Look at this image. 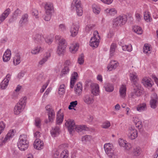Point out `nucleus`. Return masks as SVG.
Segmentation results:
<instances>
[{"label": "nucleus", "instance_id": "864d4df0", "mask_svg": "<svg viewBox=\"0 0 158 158\" xmlns=\"http://www.w3.org/2000/svg\"><path fill=\"white\" fill-rule=\"evenodd\" d=\"M84 56L83 54H81L79 56L78 59V63L80 64H82L84 62Z\"/></svg>", "mask_w": 158, "mask_h": 158}, {"label": "nucleus", "instance_id": "1a4fd4ad", "mask_svg": "<svg viewBox=\"0 0 158 158\" xmlns=\"http://www.w3.org/2000/svg\"><path fill=\"white\" fill-rule=\"evenodd\" d=\"M79 28V25L78 22L73 23L70 29V31L71 33V35L72 36L74 37L77 35Z\"/></svg>", "mask_w": 158, "mask_h": 158}, {"label": "nucleus", "instance_id": "39448f33", "mask_svg": "<svg viewBox=\"0 0 158 158\" xmlns=\"http://www.w3.org/2000/svg\"><path fill=\"white\" fill-rule=\"evenodd\" d=\"M100 37L98 35V33L97 31H94L93 36L90 40L89 45L92 47L96 48L98 47L99 44V40Z\"/></svg>", "mask_w": 158, "mask_h": 158}, {"label": "nucleus", "instance_id": "a878e982", "mask_svg": "<svg viewBox=\"0 0 158 158\" xmlns=\"http://www.w3.org/2000/svg\"><path fill=\"white\" fill-rule=\"evenodd\" d=\"M24 108V107L23 106H20L17 104L14 107V112L15 114H19L22 112Z\"/></svg>", "mask_w": 158, "mask_h": 158}, {"label": "nucleus", "instance_id": "37998d69", "mask_svg": "<svg viewBox=\"0 0 158 158\" xmlns=\"http://www.w3.org/2000/svg\"><path fill=\"white\" fill-rule=\"evenodd\" d=\"M144 18L145 20L148 22H150V15L149 12H145L144 14Z\"/></svg>", "mask_w": 158, "mask_h": 158}, {"label": "nucleus", "instance_id": "4d7b16f0", "mask_svg": "<svg viewBox=\"0 0 158 158\" xmlns=\"http://www.w3.org/2000/svg\"><path fill=\"white\" fill-rule=\"evenodd\" d=\"M110 126V123L109 121H106L103 123L102 125V127L106 129L109 128Z\"/></svg>", "mask_w": 158, "mask_h": 158}, {"label": "nucleus", "instance_id": "bb28decb", "mask_svg": "<svg viewBox=\"0 0 158 158\" xmlns=\"http://www.w3.org/2000/svg\"><path fill=\"white\" fill-rule=\"evenodd\" d=\"M142 83L146 87H151L153 82L146 78H144L142 80Z\"/></svg>", "mask_w": 158, "mask_h": 158}, {"label": "nucleus", "instance_id": "7c9ffc66", "mask_svg": "<svg viewBox=\"0 0 158 158\" xmlns=\"http://www.w3.org/2000/svg\"><path fill=\"white\" fill-rule=\"evenodd\" d=\"M146 105L145 103L139 104L137 107V110L139 112H142L147 110Z\"/></svg>", "mask_w": 158, "mask_h": 158}, {"label": "nucleus", "instance_id": "bf43d9fd", "mask_svg": "<svg viewBox=\"0 0 158 158\" xmlns=\"http://www.w3.org/2000/svg\"><path fill=\"white\" fill-rule=\"evenodd\" d=\"M51 15L52 14L49 13V14H48L45 13L44 20L47 21H49L51 18Z\"/></svg>", "mask_w": 158, "mask_h": 158}, {"label": "nucleus", "instance_id": "6ab92c4d", "mask_svg": "<svg viewBox=\"0 0 158 158\" xmlns=\"http://www.w3.org/2000/svg\"><path fill=\"white\" fill-rule=\"evenodd\" d=\"M45 13L49 14H52L53 11V8L52 4L50 2H47L45 6Z\"/></svg>", "mask_w": 158, "mask_h": 158}, {"label": "nucleus", "instance_id": "0eeeda50", "mask_svg": "<svg viewBox=\"0 0 158 158\" xmlns=\"http://www.w3.org/2000/svg\"><path fill=\"white\" fill-rule=\"evenodd\" d=\"M85 85L88 87L89 86L91 87L92 93L94 95L97 96L99 92V87L98 84L92 83L91 81H87L85 82Z\"/></svg>", "mask_w": 158, "mask_h": 158}, {"label": "nucleus", "instance_id": "e433bc0d", "mask_svg": "<svg viewBox=\"0 0 158 158\" xmlns=\"http://www.w3.org/2000/svg\"><path fill=\"white\" fill-rule=\"evenodd\" d=\"M143 52L148 55L151 53V48L148 44H145L143 48Z\"/></svg>", "mask_w": 158, "mask_h": 158}, {"label": "nucleus", "instance_id": "6e6d98bb", "mask_svg": "<svg viewBox=\"0 0 158 158\" xmlns=\"http://www.w3.org/2000/svg\"><path fill=\"white\" fill-rule=\"evenodd\" d=\"M5 126L6 125L3 121L0 122V135L4 131Z\"/></svg>", "mask_w": 158, "mask_h": 158}, {"label": "nucleus", "instance_id": "f704fd0d", "mask_svg": "<svg viewBox=\"0 0 158 158\" xmlns=\"http://www.w3.org/2000/svg\"><path fill=\"white\" fill-rule=\"evenodd\" d=\"M21 57L19 55L17 54L13 58V62L14 64L15 65L19 64L20 62Z\"/></svg>", "mask_w": 158, "mask_h": 158}, {"label": "nucleus", "instance_id": "393cba45", "mask_svg": "<svg viewBox=\"0 0 158 158\" xmlns=\"http://www.w3.org/2000/svg\"><path fill=\"white\" fill-rule=\"evenodd\" d=\"M82 90V87L81 84L79 83L77 85V87L75 88V92L76 94L80 95L81 93Z\"/></svg>", "mask_w": 158, "mask_h": 158}, {"label": "nucleus", "instance_id": "c756f323", "mask_svg": "<svg viewBox=\"0 0 158 158\" xmlns=\"http://www.w3.org/2000/svg\"><path fill=\"white\" fill-rule=\"evenodd\" d=\"M116 48L117 45L116 44L113 43L111 44L110 50V57H112L114 55L115 49Z\"/></svg>", "mask_w": 158, "mask_h": 158}, {"label": "nucleus", "instance_id": "69168bd1", "mask_svg": "<svg viewBox=\"0 0 158 158\" xmlns=\"http://www.w3.org/2000/svg\"><path fill=\"white\" fill-rule=\"evenodd\" d=\"M123 147H124L125 149L127 150H129L131 148V146L130 144L126 142Z\"/></svg>", "mask_w": 158, "mask_h": 158}, {"label": "nucleus", "instance_id": "ddd939ff", "mask_svg": "<svg viewBox=\"0 0 158 158\" xmlns=\"http://www.w3.org/2000/svg\"><path fill=\"white\" fill-rule=\"evenodd\" d=\"M157 95L156 94H153L152 96V99L150 102L151 107L153 109L156 108L157 106Z\"/></svg>", "mask_w": 158, "mask_h": 158}, {"label": "nucleus", "instance_id": "2f4dec72", "mask_svg": "<svg viewBox=\"0 0 158 158\" xmlns=\"http://www.w3.org/2000/svg\"><path fill=\"white\" fill-rule=\"evenodd\" d=\"M50 53L47 52L46 56L40 61L39 62V64L42 65L44 64L47 60L50 57Z\"/></svg>", "mask_w": 158, "mask_h": 158}, {"label": "nucleus", "instance_id": "13d9d810", "mask_svg": "<svg viewBox=\"0 0 158 158\" xmlns=\"http://www.w3.org/2000/svg\"><path fill=\"white\" fill-rule=\"evenodd\" d=\"M118 141L119 145L123 147L124 146L127 142L126 141L121 138L119 139Z\"/></svg>", "mask_w": 158, "mask_h": 158}, {"label": "nucleus", "instance_id": "8fccbe9b", "mask_svg": "<svg viewBox=\"0 0 158 158\" xmlns=\"http://www.w3.org/2000/svg\"><path fill=\"white\" fill-rule=\"evenodd\" d=\"M41 120L38 118H36L35 119V124L37 128H39L41 126Z\"/></svg>", "mask_w": 158, "mask_h": 158}, {"label": "nucleus", "instance_id": "aec40b11", "mask_svg": "<svg viewBox=\"0 0 158 158\" xmlns=\"http://www.w3.org/2000/svg\"><path fill=\"white\" fill-rule=\"evenodd\" d=\"M130 80L131 82H132L133 85L135 84H139L137 82L138 78L137 74L135 72L130 73Z\"/></svg>", "mask_w": 158, "mask_h": 158}, {"label": "nucleus", "instance_id": "0e129e2a", "mask_svg": "<svg viewBox=\"0 0 158 158\" xmlns=\"http://www.w3.org/2000/svg\"><path fill=\"white\" fill-rule=\"evenodd\" d=\"M59 28L60 30L64 31L66 30V27L65 25L64 24H61L59 25Z\"/></svg>", "mask_w": 158, "mask_h": 158}, {"label": "nucleus", "instance_id": "603ef678", "mask_svg": "<svg viewBox=\"0 0 158 158\" xmlns=\"http://www.w3.org/2000/svg\"><path fill=\"white\" fill-rule=\"evenodd\" d=\"M91 139V136L89 135L84 136L82 138V141L84 143L89 141Z\"/></svg>", "mask_w": 158, "mask_h": 158}, {"label": "nucleus", "instance_id": "09e8293b", "mask_svg": "<svg viewBox=\"0 0 158 158\" xmlns=\"http://www.w3.org/2000/svg\"><path fill=\"white\" fill-rule=\"evenodd\" d=\"M122 47L123 50L124 51H127L130 52L132 50V45H125V46H123Z\"/></svg>", "mask_w": 158, "mask_h": 158}, {"label": "nucleus", "instance_id": "473e14b6", "mask_svg": "<svg viewBox=\"0 0 158 158\" xmlns=\"http://www.w3.org/2000/svg\"><path fill=\"white\" fill-rule=\"evenodd\" d=\"M59 128L58 127L56 126L54 128H52L51 131V133L52 136L55 137L56 135L59 134Z\"/></svg>", "mask_w": 158, "mask_h": 158}, {"label": "nucleus", "instance_id": "774afa93", "mask_svg": "<svg viewBox=\"0 0 158 158\" xmlns=\"http://www.w3.org/2000/svg\"><path fill=\"white\" fill-rule=\"evenodd\" d=\"M135 17H136V20L139 22L141 20V16L139 13H137L135 14Z\"/></svg>", "mask_w": 158, "mask_h": 158}, {"label": "nucleus", "instance_id": "cd10ccee", "mask_svg": "<svg viewBox=\"0 0 158 158\" xmlns=\"http://www.w3.org/2000/svg\"><path fill=\"white\" fill-rule=\"evenodd\" d=\"M104 87L106 91L112 92L114 90V87L112 84L106 83L105 84Z\"/></svg>", "mask_w": 158, "mask_h": 158}, {"label": "nucleus", "instance_id": "9d476101", "mask_svg": "<svg viewBox=\"0 0 158 158\" xmlns=\"http://www.w3.org/2000/svg\"><path fill=\"white\" fill-rule=\"evenodd\" d=\"M45 108L48 113L49 122H52L55 116L54 110L49 105L46 106Z\"/></svg>", "mask_w": 158, "mask_h": 158}, {"label": "nucleus", "instance_id": "a18cd8bd", "mask_svg": "<svg viewBox=\"0 0 158 158\" xmlns=\"http://www.w3.org/2000/svg\"><path fill=\"white\" fill-rule=\"evenodd\" d=\"M14 135V132L13 130H10L6 135V136L5 137L8 140L10 139V138H11Z\"/></svg>", "mask_w": 158, "mask_h": 158}, {"label": "nucleus", "instance_id": "c03bdc74", "mask_svg": "<svg viewBox=\"0 0 158 158\" xmlns=\"http://www.w3.org/2000/svg\"><path fill=\"white\" fill-rule=\"evenodd\" d=\"M21 14V10L19 8H17L15 11L13 15V18H17L19 16H20Z\"/></svg>", "mask_w": 158, "mask_h": 158}, {"label": "nucleus", "instance_id": "338daca9", "mask_svg": "<svg viewBox=\"0 0 158 158\" xmlns=\"http://www.w3.org/2000/svg\"><path fill=\"white\" fill-rule=\"evenodd\" d=\"M112 145L110 143H106L105 144L104 148L105 150H106L107 149L112 147Z\"/></svg>", "mask_w": 158, "mask_h": 158}, {"label": "nucleus", "instance_id": "5701e85b", "mask_svg": "<svg viewBox=\"0 0 158 158\" xmlns=\"http://www.w3.org/2000/svg\"><path fill=\"white\" fill-rule=\"evenodd\" d=\"M11 56V52L10 50L7 49L5 52L3 57V61L6 62L10 60Z\"/></svg>", "mask_w": 158, "mask_h": 158}, {"label": "nucleus", "instance_id": "f03ea898", "mask_svg": "<svg viewBox=\"0 0 158 158\" xmlns=\"http://www.w3.org/2000/svg\"><path fill=\"white\" fill-rule=\"evenodd\" d=\"M18 146L19 149L22 151H24L28 147V142L27 140L26 135L22 134L19 136L18 143Z\"/></svg>", "mask_w": 158, "mask_h": 158}, {"label": "nucleus", "instance_id": "de8ad7c7", "mask_svg": "<svg viewBox=\"0 0 158 158\" xmlns=\"http://www.w3.org/2000/svg\"><path fill=\"white\" fill-rule=\"evenodd\" d=\"M141 152V149L139 147H138L134 149L133 152L135 156H137L140 154Z\"/></svg>", "mask_w": 158, "mask_h": 158}, {"label": "nucleus", "instance_id": "2eb2a0df", "mask_svg": "<svg viewBox=\"0 0 158 158\" xmlns=\"http://www.w3.org/2000/svg\"><path fill=\"white\" fill-rule=\"evenodd\" d=\"M84 102L87 104H91L94 102L93 96L90 94L85 95L83 98Z\"/></svg>", "mask_w": 158, "mask_h": 158}, {"label": "nucleus", "instance_id": "f257e3e1", "mask_svg": "<svg viewBox=\"0 0 158 158\" xmlns=\"http://www.w3.org/2000/svg\"><path fill=\"white\" fill-rule=\"evenodd\" d=\"M65 124L70 134H71L73 131H75L78 132H79L86 130V127L85 126H76L74 121L73 119H68Z\"/></svg>", "mask_w": 158, "mask_h": 158}, {"label": "nucleus", "instance_id": "20e7f679", "mask_svg": "<svg viewBox=\"0 0 158 158\" xmlns=\"http://www.w3.org/2000/svg\"><path fill=\"white\" fill-rule=\"evenodd\" d=\"M127 16L123 15L114 19L113 20V25L114 27L121 26L125 24L127 21Z\"/></svg>", "mask_w": 158, "mask_h": 158}, {"label": "nucleus", "instance_id": "a211bd4d", "mask_svg": "<svg viewBox=\"0 0 158 158\" xmlns=\"http://www.w3.org/2000/svg\"><path fill=\"white\" fill-rule=\"evenodd\" d=\"M11 10L10 8L7 9L0 16V24L3 22L7 17L10 13Z\"/></svg>", "mask_w": 158, "mask_h": 158}, {"label": "nucleus", "instance_id": "f8f14e48", "mask_svg": "<svg viewBox=\"0 0 158 158\" xmlns=\"http://www.w3.org/2000/svg\"><path fill=\"white\" fill-rule=\"evenodd\" d=\"M33 39L35 43L40 45H42L44 43V38L42 35L36 34L33 37Z\"/></svg>", "mask_w": 158, "mask_h": 158}, {"label": "nucleus", "instance_id": "f3484780", "mask_svg": "<svg viewBox=\"0 0 158 158\" xmlns=\"http://www.w3.org/2000/svg\"><path fill=\"white\" fill-rule=\"evenodd\" d=\"M64 118V115L62 112L61 109H60L57 112L56 115V124H60L62 123Z\"/></svg>", "mask_w": 158, "mask_h": 158}, {"label": "nucleus", "instance_id": "c85d7f7f", "mask_svg": "<svg viewBox=\"0 0 158 158\" xmlns=\"http://www.w3.org/2000/svg\"><path fill=\"white\" fill-rule=\"evenodd\" d=\"M69 69L68 66H64L61 72L60 76L61 77L65 76L69 73Z\"/></svg>", "mask_w": 158, "mask_h": 158}, {"label": "nucleus", "instance_id": "680f3d73", "mask_svg": "<svg viewBox=\"0 0 158 158\" xmlns=\"http://www.w3.org/2000/svg\"><path fill=\"white\" fill-rule=\"evenodd\" d=\"M106 153L107 154L109 155L112 154L113 153V150L112 149V147L109 148L106 150H105Z\"/></svg>", "mask_w": 158, "mask_h": 158}, {"label": "nucleus", "instance_id": "4c0bfd02", "mask_svg": "<svg viewBox=\"0 0 158 158\" xmlns=\"http://www.w3.org/2000/svg\"><path fill=\"white\" fill-rule=\"evenodd\" d=\"M26 100L27 98L25 97L23 98H21L20 99L19 102L17 104L25 107L26 104Z\"/></svg>", "mask_w": 158, "mask_h": 158}, {"label": "nucleus", "instance_id": "a19ab883", "mask_svg": "<svg viewBox=\"0 0 158 158\" xmlns=\"http://www.w3.org/2000/svg\"><path fill=\"white\" fill-rule=\"evenodd\" d=\"M41 49L42 48L40 47H36L31 50V52L33 54H38Z\"/></svg>", "mask_w": 158, "mask_h": 158}, {"label": "nucleus", "instance_id": "72a5a7b5", "mask_svg": "<svg viewBox=\"0 0 158 158\" xmlns=\"http://www.w3.org/2000/svg\"><path fill=\"white\" fill-rule=\"evenodd\" d=\"M78 47L79 46L76 44L71 45L69 47L70 51L71 53H74L77 51Z\"/></svg>", "mask_w": 158, "mask_h": 158}, {"label": "nucleus", "instance_id": "e2e57ef3", "mask_svg": "<svg viewBox=\"0 0 158 158\" xmlns=\"http://www.w3.org/2000/svg\"><path fill=\"white\" fill-rule=\"evenodd\" d=\"M32 15L35 17V18H37L38 17V12L37 10L35 9H33L32 11Z\"/></svg>", "mask_w": 158, "mask_h": 158}, {"label": "nucleus", "instance_id": "49530a36", "mask_svg": "<svg viewBox=\"0 0 158 158\" xmlns=\"http://www.w3.org/2000/svg\"><path fill=\"white\" fill-rule=\"evenodd\" d=\"M106 11L107 13L111 15H114L117 13L116 11L114 8H111L110 9H106Z\"/></svg>", "mask_w": 158, "mask_h": 158}, {"label": "nucleus", "instance_id": "5fc2aeb1", "mask_svg": "<svg viewBox=\"0 0 158 158\" xmlns=\"http://www.w3.org/2000/svg\"><path fill=\"white\" fill-rule=\"evenodd\" d=\"M95 26V25L93 24L87 25L85 27L86 31L87 32H89L90 31L92 30Z\"/></svg>", "mask_w": 158, "mask_h": 158}, {"label": "nucleus", "instance_id": "dca6fc26", "mask_svg": "<svg viewBox=\"0 0 158 158\" xmlns=\"http://www.w3.org/2000/svg\"><path fill=\"white\" fill-rule=\"evenodd\" d=\"M35 148L40 150L42 149L44 147V143L39 139H36L33 143Z\"/></svg>", "mask_w": 158, "mask_h": 158}, {"label": "nucleus", "instance_id": "7ed1b4c3", "mask_svg": "<svg viewBox=\"0 0 158 158\" xmlns=\"http://www.w3.org/2000/svg\"><path fill=\"white\" fill-rule=\"evenodd\" d=\"M71 7L72 10L76 11L78 16H81L82 15L83 10L80 0H73L71 4Z\"/></svg>", "mask_w": 158, "mask_h": 158}, {"label": "nucleus", "instance_id": "4be33fe9", "mask_svg": "<svg viewBox=\"0 0 158 158\" xmlns=\"http://www.w3.org/2000/svg\"><path fill=\"white\" fill-rule=\"evenodd\" d=\"M118 65V64L115 61L112 60L107 66L108 70L110 71L115 69Z\"/></svg>", "mask_w": 158, "mask_h": 158}, {"label": "nucleus", "instance_id": "4468645a", "mask_svg": "<svg viewBox=\"0 0 158 158\" xmlns=\"http://www.w3.org/2000/svg\"><path fill=\"white\" fill-rule=\"evenodd\" d=\"M10 78V74H8L5 79L1 83L0 86L2 89H4L7 87Z\"/></svg>", "mask_w": 158, "mask_h": 158}, {"label": "nucleus", "instance_id": "79ce46f5", "mask_svg": "<svg viewBox=\"0 0 158 158\" xmlns=\"http://www.w3.org/2000/svg\"><path fill=\"white\" fill-rule=\"evenodd\" d=\"M69 155L68 151L67 150H65L61 153L60 157L61 158H69Z\"/></svg>", "mask_w": 158, "mask_h": 158}, {"label": "nucleus", "instance_id": "b1692460", "mask_svg": "<svg viewBox=\"0 0 158 158\" xmlns=\"http://www.w3.org/2000/svg\"><path fill=\"white\" fill-rule=\"evenodd\" d=\"M120 97L124 98L126 95V88L125 85H122L119 89Z\"/></svg>", "mask_w": 158, "mask_h": 158}, {"label": "nucleus", "instance_id": "412c9836", "mask_svg": "<svg viewBox=\"0 0 158 158\" xmlns=\"http://www.w3.org/2000/svg\"><path fill=\"white\" fill-rule=\"evenodd\" d=\"M78 77L77 73L76 72H74L72 74L70 80V87L73 88L74 86L75 83L76 81L77 78Z\"/></svg>", "mask_w": 158, "mask_h": 158}, {"label": "nucleus", "instance_id": "c9c22d12", "mask_svg": "<svg viewBox=\"0 0 158 158\" xmlns=\"http://www.w3.org/2000/svg\"><path fill=\"white\" fill-rule=\"evenodd\" d=\"M133 31L138 34H141L142 33V30L140 27L135 26L133 28Z\"/></svg>", "mask_w": 158, "mask_h": 158}, {"label": "nucleus", "instance_id": "6e6552de", "mask_svg": "<svg viewBox=\"0 0 158 158\" xmlns=\"http://www.w3.org/2000/svg\"><path fill=\"white\" fill-rule=\"evenodd\" d=\"M67 43L65 40L62 39L59 42V46L58 47L57 52L59 55L63 54L67 46Z\"/></svg>", "mask_w": 158, "mask_h": 158}, {"label": "nucleus", "instance_id": "ea45409f", "mask_svg": "<svg viewBox=\"0 0 158 158\" xmlns=\"http://www.w3.org/2000/svg\"><path fill=\"white\" fill-rule=\"evenodd\" d=\"M28 15L27 14H25L22 16L19 23L21 24H24L27 21Z\"/></svg>", "mask_w": 158, "mask_h": 158}, {"label": "nucleus", "instance_id": "423d86ee", "mask_svg": "<svg viewBox=\"0 0 158 158\" xmlns=\"http://www.w3.org/2000/svg\"><path fill=\"white\" fill-rule=\"evenodd\" d=\"M133 90L131 94V97L135 98L137 97L140 96L142 93V89L139 84H135L133 85Z\"/></svg>", "mask_w": 158, "mask_h": 158}, {"label": "nucleus", "instance_id": "58836bf2", "mask_svg": "<svg viewBox=\"0 0 158 158\" xmlns=\"http://www.w3.org/2000/svg\"><path fill=\"white\" fill-rule=\"evenodd\" d=\"M92 9L93 12L96 14H98L99 13L100 9L99 6L96 4H93L92 6Z\"/></svg>", "mask_w": 158, "mask_h": 158}, {"label": "nucleus", "instance_id": "3c124183", "mask_svg": "<svg viewBox=\"0 0 158 158\" xmlns=\"http://www.w3.org/2000/svg\"><path fill=\"white\" fill-rule=\"evenodd\" d=\"M64 84L60 86L58 91V93L60 95H62L65 92V89L64 88Z\"/></svg>", "mask_w": 158, "mask_h": 158}, {"label": "nucleus", "instance_id": "052dcab7", "mask_svg": "<svg viewBox=\"0 0 158 158\" xmlns=\"http://www.w3.org/2000/svg\"><path fill=\"white\" fill-rule=\"evenodd\" d=\"M8 140L6 137L4 139L3 138H2V139H0V147L5 144Z\"/></svg>", "mask_w": 158, "mask_h": 158}, {"label": "nucleus", "instance_id": "9b49d317", "mask_svg": "<svg viewBox=\"0 0 158 158\" xmlns=\"http://www.w3.org/2000/svg\"><path fill=\"white\" fill-rule=\"evenodd\" d=\"M128 136L129 138L131 139H134L137 137V131L134 127H130L128 130Z\"/></svg>", "mask_w": 158, "mask_h": 158}]
</instances>
